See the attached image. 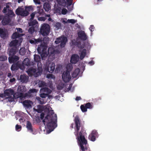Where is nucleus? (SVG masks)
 I'll return each mask as SVG.
<instances>
[{
  "instance_id": "1",
  "label": "nucleus",
  "mask_w": 151,
  "mask_h": 151,
  "mask_svg": "<svg viewBox=\"0 0 151 151\" xmlns=\"http://www.w3.org/2000/svg\"><path fill=\"white\" fill-rule=\"evenodd\" d=\"M74 121L75 124V134L77 136L78 143L80 147V151H90L86 147L87 142L85 136L79 137L78 132L81 127V121L78 116H75Z\"/></svg>"
},
{
  "instance_id": "2",
  "label": "nucleus",
  "mask_w": 151,
  "mask_h": 151,
  "mask_svg": "<svg viewBox=\"0 0 151 151\" xmlns=\"http://www.w3.org/2000/svg\"><path fill=\"white\" fill-rule=\"evenodd\" d=\"M50 112L51 114L49 113L42 121L44 124H45V122L47 123V127L50 131L49 133L53 131L57 127V115L54 113L53 110H52Z\"/></svg>"
},
{
  "instance_id": "3",
  "label": "nucleus",
  "mask_w": 151,
  "mask_h": 151,
  "mask_svg": "<svg viewBox=\"0 0 151 151\" xmlns=\"http://www.w3.org/2000/svg\"><path fill=\"white\" fill-rule=\"evenodd\" d=\"M38 71L37 72V70L35 68H30L28 69L27 71V73L30 76L33 75L35 76V77L38 76L40 75L42 72V66L39 67L38 66Z\"/></svg>"
},
{
  "instance_id": "4",
  "label": "nucleus",
  "mask_w": 151,
  "mask_h": 151,
  "mask_svg": "<svg viewBox=\"0 0 151 151\" xmlns=\"http://www.w3.org/2000/svg\"><path fill=\"white\" fill-rule=\"evenodd\" d=\"M50 25L47 23L42 24L40 30V33L43 36L48 35L50 33Z\"/></svg>"
},
{
  "instance_id": "5",
  "label": "nucleus",
  "mask_w": 151,
  "mask_h": 151,
  "mask_svg": "<svg viewBox=\"0 0 151 151\" xmlns=\"http://www.w3.org/2000/svg\"><path fill=\"white\" fill-rule=\"evenodd\" d=\"M68 40L67 37L64 36H62L60 37L57 38L55 41V42L56 44L60 43V46L61 47H64L67 41Z\"/></svg>"
},
{
  "instance_id": "6",
  "label": "nucleus",
  "mask_w": 151,
  "mask_h": 151,
  "mask_svg": "<svg viewBox=\"0 0 151 151\" xmlns=\"http://www.w3.org/2000/svg\"><path fill=\"white\" fill-rule=\"evenodd\" d=\"M44 71L47 73H52L55 69V64L53 63H49L48 65H46L44 67Z\"/></svg>"
},
{
  "instance_id": "7",
  "label": "nucleus",
  "mask_w": 151,
  "mask_h": 151,
  "mask_svg": "<svg viewBox=\"0 0 151 151\" xmlns=\"http://www.w3.org/2000/svg\"><path fill=\"white\" fill-rule=\"evenodd\" d=\"M62 78L65 82H68L70 80L71 77L70 76V72L68 70L64 71L62 75Z\"/></svg>"
},
{
  "instance_id": "8",
  "label": "nucleus",
  "mask_w": 151,
  "mask_h": 151,
  "mask_svg": "<svg viewBox=\"0 0 151 151\" xmlns=\"http://www.w3.org/2000/svg\"><path fill=\"white\" fill-rule=\"evenodd\" d=\"M26 127L28 132L31 133L33 134H36L35 132L34 131L32 124L30 121H28L27 122Z\"/></svg>"
},
{
  "instance_id": "9",
  "label": "nucleus",
  "mask_w": 151,
  "mask_h": 151,
  "mask_svg": "<svg viewBox=\"0 0 151 151\" xmlns=\"http://www.w3.org/2000/svg\"><path fill=\"white\" fill-rule=\"evenodd\" d=\"M98 136L97 132L95 130L92 131L91 134L88 136V139L92 141L96 140V137Z\"/></svg>"
},
{
  "instance_id": "10",
  "label": "nucleus",
  "mask_w": 151,
  "mask_h": 151,
  "mask_svg": "<svg viewBox=\"0 0 151 151\" xmlns=\"http://www.w3.org/2000/svg\"><path fill=\"white\" fill-rule=\"evenodd\" d=\"M78 35L79 38L81 40H86L87 38V36L84 31H81L78 32Z\"/></svg>"
},
{
  "instance_id": "11",
  "label": "nucleus",
  "mask_w": 151,
  "mask_h": 151,
  "mask_svg": "<svg viewBox=\"0 0 151 151\" xmlns=\"http://www.w3.org/2000/svg\"><path fill=\"white\" fill-rule=\"evenodd\" d=\"M79 58V57L78 55L73 54L71 57L70 62L73 64H75L78 61Z\"/></svg>"
},
{
  "instance_id": "12",
  "label": "nucleus",
  "mask_w": 151,
  "mask_h": 151,
  "mask_svg": "<svg viewBox=\"0 0 151 151\" xmlns=\"http://www.w3.org/2000/svg\"><path fill=\"white\" fill-rule=\"evenodd\" d=\"M19 57L16 55H12L11 57H9L8 58L9 62L10 63H14L17 61L19 59Z\"/></svg>"
},
{
  "instance_id": "13",
  "label": "nucleus",
  "mask_w": 151,
  "mask_h": 151,
  "mask_svg": "<svg viewBox=\"0 0 151 151\" xmlns=\"http://www.w3.org/2000/svg\"><path fill=\"white\" fill-rule=\"evenodd\" d=\"M10 21V20L9 16H6L4 17L1 21V23L3 25H6L8 24Z\"/></svg>"
},
{
  "instance_id": "14",
  "label": "nucleus",
  "mask_w": 151,
  "mask_h": 151,
  "mask_svg": "<svg viewBox=\"0 0 151 151\" xmlns=\"http://www.w3.org/2000/svg\"><path fill=\"white\" fill-rule=\"evenodd\" d=\"M33 104L32 102L30 100H25L23 102V104L24 106L27 108H30L32 107V104Z\"/></svg>"
},
{
  "instance_id": "15",
  "label": "nucleus",
  "mask_w": 151,
  "mask_h": 151,
  "mask_svg": "<svg viewBox=\"0 0 151 151\" xmlns=\"http://www.w3.org/2000/svg\"><path fill=\"white\" fill-rule=\"evenodd\" d=\"M14 91L11 89H6L4 91V94L6 96H10L14 95Z\"/></svg>"
},
{
  "instance_id": "16",
  "label": "nucleus",
  "mask_w": 151,
  "mask_h": 151,
  "mask_svg": "<svg viewBox=\"0 0 151 151\" xmlns=\"http://www.w3.org/2000/svg\"><path fill=\"white\" fill-rule=\"evenodd\" d=\"M30 43L32 44H37L39 43H41L42 42V40L40 38L37 39H33V40H29Z\"/></svg>"
},
{
  "instance_id": "17",
  "label": "nucleus",
  "mask_w": 151,
  "mask_h": 151,
  "mask_svg": "<svg viewBox=\"0 0 151 151\" xmlns=\"http://www.w3.org/2000/svg\"><path fill=\"white\" fill-rule=\"evenodd\" d=\"M20 80L22 83H27L28 80V77L24 74L21 75L20 76Z\"/></svg>"
},
{
  "instance_id": "18",
  "label": "nucleus",
  "mask_w": 151,
  "mask_h": 151,
  "mask_svg": "<svg viewBox=\"0 0 151 151\" xmlns=\"http://www.w3.org/2000/svg\"><path fill=\"white\" fill-rule=\"evenodd\" d=\"M7 33L6 30L0 28V36L1 38H5L6 37Z\"/></svg>"
},
{
  "instance_id": "19",
  "label": "nucleus",
  "mask_w": 151,
  "mask_h": 151,
  "mask_svg": "<svg viewBox=\"0 0 151 151\" xmlns=\"http://www.w3.org/2000/svg\"><path fill=\"white\" fill-rule=\"evenodd\" d=\"M43 7L46 12H48L51 9V6L48 2L45 3L43 4Z\"/></svg>"
},
{
  "instance_id": "20",
  "label": "nucleus",
  "mask_w": 151,
  "mask_h": 151,
  "mask_svg": "<svg viewBox=\"0 0 151 151\" xmlns=\"http://www.w3.org/2000/svg\"><path fill=\"white\" fill-rule=\"evenodd\" d=\"M20 66V65L17 63H14L11 67V70L13 71L17 70Z\"/></svg>"
},
{
  "instance_id": "21",
  "label": "nucleus",
  "mask_w": 151,
  "mask_h": 151,
  "mask_svg": "<svg viewBox=\"0 0 151 151\" xmlns=\"http://www.w3.org/2000/svg\"><path fill=\"white\" fill-rule=\"evenodd\" d=\"M17 48L16 47H13L10 49L9 52V55L10 56L14 55L16 53Z\"/></svg>"
},
{
  "instance_id": "22",
  "label": "nucleus",
  "mask_w": 151,
  "mask_h": 151,
  "mask_svg": "<svg viewBox=\"0 0 151 151\" xmlns=\"http://www.w3.org/2000/svg\"><path fill=\"white\" fill-rule=\"evenodd\" d=\"M80 72V69L79 68L76 69L72 74V77L73 78H76Z\"/></svg>"
},
{
  "instance_id": "23",
  "label": "nucleus",
  "mask_w": 151,
  "mask_h": 151,
  "mask_svg": "<svg viewBox=\"0 0 151 151\" xmlns=\"http://www.w3.org/2000/svg\"><path fill=\"white\" fill-rule=\"evenodd\" d=\"M18 40L15 39L11 41L9 44V45L10 47L16 46L18 44Z\"/></svg>"
},
{
  "instance_id": "24",
  "label": "nucleus",
  "mask_w": 151,
  "mask_h": 151,
  "mask_svg": "<svg viewBox=\"0 0 151 151\" xmlns=\"http://www.w3.org/2000/svg\"><path fill=\"white\" fill-rule=\"evenodd\" d=\"M22 34H19L17 32L14 33L12 36V38L13 39H16L17 38H19L22 36Z\"/></svg>"
},
{
  "instance_id": "25",
  "label": "nucleus",
  "mask_w": 151,
  "mask_h": 151,
  "mask_svg": "<svg viewBox=\"0 0 151 151\" xmlns=\"http://www.w3.org/2000/svg\"><path fill=\"white\" fill-rule=\"evenodd\" d=\"M86 49H83L80 55V59L81 60H82L85 58L86 55Z\"/></svg>"
},
{
  "instance_id": "26",
  "label": "nucleus",
  "mask_w": 151,
  "mask_h": 151,
  "mask_svg": "<svg viewBox=\"0 0 151 151\" xmlns=\"http://www.w3.org/2000/svg\"><path fill=\"white\" fill-rule=\"evenodd\" d=\"M34 60L36 62H38L37 66H38V64L40 62V61L41 58L40 56L36 55H34Z\"/></svg>"
},
{
  "instance_id": "27",
  "label": "nucleus",
  "mask_w": 151,
  "mask_h": 151,
  "mask_svg": "<svg viewBox=\"0 0 151 151\" xmlns=\"http://www.w3.org/2000/svg\"><path fill=\"white\" fill-rule=\"evenodd\" d=\"M37 91L38 90L35 88L30 89L27 92L28 95L30 96L32 93H36L37 92Z\"/></svg>"
},
{
  "instance_id": "28",
  "label": "nucleus",
  "mask_w": 151,
  "mask_h": 151,
  "mask_svg": "<svg viewBox=\"0 0 151 151\" xmlns=\"http://www.w3.org/2000/svg\"><path fill=\"white\" fill-rule=\"evenodd\" d=\"M23 64L25 65L28 66L30 65V62L28 58L24 59L23 62Z\"/></svg>"
},
{
  "instance_id": "29",
  "label": "nucleus",
  "mask_w": 151,
  "mask_h": 151,
  "mask_svg": "<svg viewBox=\"0 0 151 151\" xmlns=\"http://www.w3.org/2000/svg\"><path fill=\"white\" fill-rule=\"evenodd\" d=\"M29 12L27 11V10H26L25 9L24 10L23 9L21 16L24 17L27 16L29 15Z\"/></svg>"
},
{
  "instance_id": "30",
  "label": "nucleus",
  "mask_w": 151,
  "mask_h": 151,
  "mask_svg": "<svg viewBox=\"0 0 151 151\" xmlns=\"http://www.w3.org/2000/svg\"><path fill=\"white\" fill-rule=\"evenodd\" d=\"M23 9L22 8H19L17 9L15 12L16 14L18 15L21 16Z\"/></svg>"
},
{
  "instance_id": "31",
  "label": "nucleus",
  "mask_w": 151,
  "mask_h": 151,
  "mask_svg": "<svg viewBox=\"0 0 151 151\" xmlns=\"http://www.w3.org/2000/svg\"><path fill=\"white\" fill-rule=\"evenodd\" d=\"M42 90L43 91L45 92L46 93V94H49L52 91L50 89L47 88L45 87V88H44L43 89H42Z\"/></svg>"
},
{
  "instance_id": "32",
  "label": "nucleus",
  "mask_w": 151,
  "mask_h": 151,
  "mask_svg": "<svg viewBox=\"0 0 151 151\" xmlns=\"http://www.w3.org/2000/svg\"><path fill=\"white\" fill-rule=\"evenodd\" d=\"M85 132V130L84 128L82 127L80 132L79 133V137L84 136L83 134Z\"/></svg>"
},
{
  "instance_id": "33",
  "label": "nucleus",
  "mask_w": 151,
  "mask_h": 151,
  "mask_svg": "<svg viewBox=\"0 0 151 151\" xmlns=\"http://www.w3.org/2000/svg\"><path fill=\"white\" fill-rule=\"evenodd\" d=\"M80 108L82 111L83 112H85L87 111V109L84 104L81 105V106Z\"/></svg>"
},
{
  "instance_id": "34",
  "label": "nucleus",
  "mask_w": 151,
  "mask_h": 151,
  "mask_svg": "<svg viewBox=\"0 0 151 151\" xmlns=\"http://www.w3.org/2000/svg\"><path fill=\"white\" fill-rule=\"evenodd\" d=\"M18 91L23 92L25 91V89L24 88V86H21L18 87Z\"/></svg>"
},
{
  "instance_id": "35",
  "label": "nucleus",
  "mask_w": 151,
  "mask_h": 151,
  "mask_svg": "<svg viewBox=\"0 0 151 151\" xmlns=\"http://www.w3.org/2000/svg\"><path fill=\"white\" fill-rule=\"evenodd\" d=\"M26 96H25L22 92H20L18 93L17 98H19L20 99H24Z\"/></svg>"
},
{
  "instance_id": "36",
  "label": "nucleus",
  "mask_w": 151,
  "mask_h": 151,
  "mask_svg": "<svg viewBox=\"0 0 151 151\" xmlns=\"http://www.w3.org/2000/svg\"><path fill=\"white\" fill-rule=\"evenodd\" d=\"M38 86L39 87H43L46 86V83L44 81H40L39 82Z\"/></svg>"
},
{
  "instance_id": "37",
  "label": "nucleus",
  "mask_w": 151,
  "mask_h": 151,
  "mask_svg": "<svg viewBox=\"0 0 151 151\" xmlns=\"http://www.w3.org/2000/svg\"><path fill=\"white\" fill-rule=\"evenodd\" d=\"M12 96H9V97H8V101L10 102H12V101H15L14 99V95H12Z\"/></svg>"
},
{
  "instance_id": "38",
  "label": "nucleus",
  "mask_w": 151,
  "mask_h": 151,
  "mask_svg": "<svg viewBox=\"0 0 151 151\" xmlns=\"http://www.w3.org/2000/svg\"><path fill=\"white\" fill-rule=\"evenodd\" d=\"M84 104L86 106L87 109H91L93 108V106L90 102H88L86 104Z\"/></svg>"
},
{
  "instance_id": "39",
  "label": "nucleus",
  "mask_w": 151,
  "mask_h": 151,
  "mask_svg": "<svg viewBox=\"0 0 151 151\" xmlns=\"http://www.w3.org/2000/svg\"><path fill=\"white\" fill-rule=\"evenodd\" d=\"M7 60V57L5 55H1L0 56V61H3Z\"/></svg>"
},
{
  "instance_id": "40",
  "label": "nucleus",
  "mask_w": 151,
  "mask_h": 151,
  "mask_svg": "<svg viewBox=\"0 0 151 151\" xmlns=\"http://www.w3.org/2000/svg\"><path fill=\"white\" fill-rule=\"evenodd\" d=\"M34 30V27H31L29 28L28 30V32L30 34H32L33 33Z\"/></svg>"
},
{
  "instance_id": "41",
  "label": "nucleus",
  "mask_w": 151,
  "mask_h": 151,
  "mask_svg": "<svg viewBox=\"0 0 151 151\" xmlns=\"http://www.w3.org/2000/svg\"><path fill=\"white\" fill-rule=\"evenodd\" d=\"M37 14L38 13L40 15H42L44 14V12L43 9L39 8L38 10V12H36Z\"/></svg>"
},
{
  "instance_id": "42",
  "label": "nucleus",
  "mask_w": 151,
  "mask_h": 151,
  "mask_svg": "<svg viewBox=\"0 0 151 151\" xmlns=\"http://www.w3.org/2000/svg\"><path fill=\"white\" fill-rule=\"evenodd\" d=\"M36 99L39 101V102L41 104H43L44 103V101L43 100L39 97H37L36 98Z\"/></svg>"
},
{
  "instance_id": "43",
  "label": "nucleus",
  "mask_w": 151,
  "mask_h": 151,
  "mask_svg": "<svg viewBox=\"0 0 151 151\" xmlns=\"http://www.w3.org/2000/svg\"><path fill=\"white\" fill-rule=\"evenodd\" d=\"M33 8L32 6H26L25 7V9L27 10L28 12L29 11H32L33 10Z\"/></svg>"
},
{
  "instance_id": "44",
  "label": "nucleus",
  "mask_w": 151,
  "mask_h": 151,
  "mask_svg": "<svg viewBox=\"0 0 151 151\" xmlns=\"http://www.w3.org/2000/svg\"><path fill=\"white\" fill-rule=\"evenodd\" d=\"M43 49L44 48H43L42 47H38L37 49V50L39 53H40L43 52Z\"/></svg>"
},
{
  "instance_id": "45",
  "label": "nucleus",
  "mask_w": 151,
  "mask_h": 151,
  "mask_svg": "<svg viewBox=\"0 0 151 151\" xmlns=\"http://www.w3.org/2000/svg\"><path fill=\"white\" fill-rule=\"evenodd\" d=\"M66 70H68L70 72L73 69V66L71 65H68L66 66Z\"/></svg>"
},
{
  "instance_id": "46",
  "label": "nucleus",
  "mask_w": 151,
  "mask_h": 151,
  "mask_svg": "<svg viewBox=\"0 0 151 151\" xmlns=\"http://www.w3.org/2000/svg\"><path fill=\"white\" fill-rule=\"evenodd\" d=\"M41 55L42 60H45L47 58V56L45 54L42 53L41 54Z\"/></svg>"
},
{
  "instance_id": "47",
  "label": "nucleus",
  "mask_w": 151,
  "mask_h": 151,
  "mask_svg": "<svg viewBox=\"0 0 151 151\" xmlns=\"http://www.w3.org/2000/svg\"><path fill=\"white\" fill-rule=\"evenodd\" d=\"M16 130L18 131H20L22 129V127L20 125H19L18 124H17L15 126Z\"/></svg>"
},
{
  "instance_id": "48",
  "label": "nucleus",
  "mask_w": 151,
  "mask_h": 151,
  "mask_svg": "<svg viewBox=\"0 0 151 151\" xmlns=\"http://www.w3.org/2000/svg\"><path fill=\"white\" fill-rule=\"evenodd\" d=\"M55 27L58 29H59L61 27V23L60 22H57L55 24Z\"/></svg>"
},
{
  "instance_id": "49",
  "label": "nucleus",
  "mask_w": 151,
  "mask_h": 151,
  "mask_svg": "<svg viewBox=\"0 0 151 151\" xmlns=\"http://www.w3.org/2000/svg\"><path fill=\"white\" fill-rule=\"evenodd\" d=\"M48 95H47V94L44 93H41L40 95V97L43 98H45L47 97Z\"/></svg>"
},
{
  "instance_id": "50",
  "label": "nucleus",
  "mask_w": 151,
  "mask_h": 151,
  "mask_svg": "<svg viewBox=\"0 0 151 151\" xmlns=\"http://www.w3.org/2000/svg\"><path fill=\"white\" fill-rule=\"evenodd\" d=\"M68 21L69 23L74 24L76 22L77 20L73 19H68Z\"/></svg>"
},
{
  "instance_id": "51",
  "label": "nucleus",
  "mask_w": 151,
  "mask_h": 151,
  "mask_svg": "<svg viewBox=\"0 0 151 151\" xmlns=\"http://www.w3.org/2000/svg\"><path fill=\"white\" fill-rule=\"evenodd\" d=\"M37 22L36 20H34L33 21L30 22V25L33 26L36 25V24L37 23Z\"/></svg>"
},
{
  "instance_id": "52",
  "label": "nucleus",
  "mask_w": 151,
  "mask_h": 151,
  "mask_svg": "<svg viewBox=\"0 0 151 151\" xmlns=\"http://www.w3.org/2000/svg\"><path fill=\"white\" fill-rule=\"evenodd\" d=\"M67 10L65 8H63L62 10V13L63 14H65L67 12Z\"/></svg>"
},
{
  "instance_id": "53",
  "label": "nucleus",
  "mask_w": 151,
  "mask_h": 151,
  "mask_svg": "<svg viewBox=\"0 0 151 151\" xmlns=\"http://www.w3.org/2000/svg\"><path fill=\"white\" fill-rule=\"evenodd\" d=\"M36 12H33L30 15V16H31V18H30V19L31 20L32 19H33L34 17H35V14H36Z\"/></svg>"
},
{
  "instance_id": "54",
  "label": "nucleus",
  "mask_w": 151,
  "mask_h": 151,
  "mask_svg": "<svg viewBox=\"0 0 151 151\" xmlns=\"http://www.w3.org/2000/svg\"><path fill=\"white\" fill-rule=\"evenodd\" d=\"M8 10H9L8 11V14L9 15H14V13L12 10H9V9Z\"/></svg>"
},
{
  "instance_id": "55",
  "label": "nucleus",
  "mask_w": 151,
  "mask_h": 151,
  "mask_svg": "<svg viewBox=\"0 0 151 151\" xmlns=\"http://www.w3.org/2000/svg\"><path fill=\"white\" fill-rule=\"evenodd\" d=\"M94 27L93 25H91L90 26V27L89 28V29L90 30V31L91 32V33H92L93 30L92 29H94Z\"/></svg>"
},
{
  "instance_id": "56",
  "label": "nucleus",
  "mask_w": 151,
  "mask_h": 151,
  "mask_svg": "<svg viewBox=\"0 0 151 151\" xmlns=\"http://www.w3.org/2000/svg\"><path fill=\"white\" fill-rule=\"evenodd\" d=\"M16 29L18 32L22 33L23 32L22 29L21 28H16Z\"/></svg>"
},
{
  "instance_id": "57",
  "label": "nucleus",
  "mask_w": 151,
  "mask_h": 151,
  "mask_svg": "<svg viewBox=\"0 0 151 151\" xmlns=\"http://www.w3.org/2000/svg\"><path fill=\"white\" fill-rule=\"evenodd\" d=\"M49 38L47 37H45L43 38V41H45L47 42L49 41Z\"/></svg>"
},
{
  "instance_id": "58",
  "label": "nucleus",
  "mask_w": 151,
  "mask_h": 151,
  "mask_svg": "<svg viewBox=\"0 0 151 151\" xmlns=\"http://www.w3.org/2000/svg\"><path fill=\"white\" fill-rule=\"evenodd\" d=\"M45 114L43 112L41 113L40 115V118L41 119H43L44 117Z\"/></svg>"
},
{
  "instance_id": "59",
  "label": "nucleus",
  "mask_w": 151,
  "mask_h": 151,
  "mask_svg": "<svg viewBox=\"0 0 151 151\" xmlns=\"http://www.w3.org/2000/svg\"><path fill=\"white\" fill-rule=\"evenodd\" d=\"M53 75L52 74H47V77L48 78H52Z\"/></svg>"
},
{
  "instance_id": "60",
  "label": "nucleus",
  "mask_w": 151,
  "mask_h": 151,
  "mask_svg": "<svg viewBox=\"0 0 151 151\" xmlns=\"http://www.w3.org/2000/svg\"><path fill=\"white\" fill-rule=\"evenodd\" d=\"M34 2L36 4H40V0H34Z\"/></svg>"
},
{
  "instance_id": "61",
  "label": "nucleus",
  "mask_w": 151,
  "mask_h": 151,
  "mask_svg": "<svg viewBox=\"0 0 151 151\" xmlns=\"http://www.w3.org/2000/svg\"><path fill=\"white\" fill-rule=\"evenodd\" d=\"M19 122L21 123L23 122L24 121H25V120L23 118H21L19 119Z\"/></svg>"
},
{
  "instance_id": "62",
  "label": "nucleus",
  "mask_w": 151,
  "mask_h": 151,
  "mask_svg": "<svg viewBox=\"0 0 151 151\" xmlns=\"http://www.w3.org/2000/svg\"><path fill=\"white\" fill-rule=\"evenodd\" d=\"M16 79L14 78H12L10 79L9 81L11 83H13L15 81Z\"/></svg>"
},
{
  "instance_id": "63",
  "label": "nucleus",
  "mask_w": 151,
  "mask_h": 151,
  "mask_svg": "<svg viewBox=\"0 0 151 151\" xmlns=\"http://www.w3.org/2000/svg\"><path fill=\"white\" fill-rule=\"evenodd\" d=\"M22 50H21V49H20L19 51V53H20V54L21 55H24V54L25 53V50H24V51H23L22 52Z\"/></svg>"
},
{
  "instance_id": "64",
  "label": "nucleus",
  "mask_w": 151,
  "mask_h": 151,
  "mask_svg": "<svg viewBox=\"0 0 151 151\" xmlns=\"http://www.w3.org/2000/svg\"><path fill=\"white\" fill-rule=\"evenodd\" d=\"M76 100L77 101H78L81 99V98L80 96H77L76 98Z\"/></svg>"
}]
</instances>
